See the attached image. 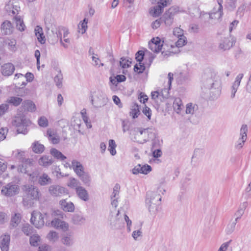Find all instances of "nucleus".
<instances>
[{"instance_id": "obj_4", "label": "nucleus", "mask_w": 251, "mask_h": 251, "mask_svg": "<svg viewBox=\"0 0 251 251\" xmlns=\"http://www.w3.org/2000/svg\"><path fill=\"white\" fill-rule=\"evenodd\" d=\"M180 11L179 8L177 6L170 7L162 17V22H164L166 26H170L174 22V16Z\"/></svg>"}, {"instance_id": "obj_59", "label": "nucleus", "mask_w": 251, "mask_h": 251, "mask_svg": "<svg viewBox=\"0 0 251 251\" xmlns=\"http://www.w3.org/2000/svg\"><path fill=\"white\" fill-rule=\"evenodd\" d=\"M92 59L93 65L98 67L103 66L104 65L103 63H100V60L99 58L97 57V54H94L92 57Z\"/></svg>"}, {"instance_id": "obj_3", "label": "nucleus", "mask_w": 251, "mask_h": 251, "mask_svg": "<svg viewBox=\"0 0 251 251\" xmlns=\"http://www.w3.org/2000/svg\"><path fill=\"white\" fill-rule=\"evenodd\" d=\"M130 135L134 141L140 144L146 143L155 137L153 129L151 128H135L131 131Z\"/></svg>"}, {"instance_id": "obj_49", "label": "nucleus", "mask_w": 251, "mask_h": 251, "mask_svg": "<svg viewBox=\"0 0 251 251\" xmlns=\"http://www.w3.org/2000/svg\"><path fill=\"white\" fill-rule=\"evenodd\" d=\"M116 146V144L114 140L110 139L109 140L108 149L112 155H115L117 153L115 149Z\"/></svg>"}, {"instance_id": "obj_15", "label": "nucleus", "mask_w": 251, "mask_h": 251, "mask_svg": "<svg viewBox=\"0 0 251 251\" xmlns=\"http://www.w3.org/2000/svg\"><path fill=\"white\" fill-rule=\"evenodd\" d=\"M170 3L171 0H164L162 2H160L159 3H157V5L154 6L153 9L150 10V14L155 17L159 16L162 12L163 8L170 4Z\"/></svg>"}, {"instance_id": "obj_14", "label": "nucleus", "mask_w": 251, "mask_h": 251, "mask_svg": "<svg viewBox=\"0 0 251 251\" xmlns=\"http://www.w3.org/2000/svg\"><path fill=\"white\" fill-rule=\"evenodd\" d=\"M51 226L57 229H61L64 232L68 231L69 224L64 221L58 218H54L50 222Z\"/></svg>"}, {"instance_id": "obj_24", "label": "nucleus", "mask_w": 251, "mask_h": 251, "mask_svg": "<svg viewBox=\"0 0 251 251\" xmlns=\"http://www.w3.org/2000/svg\"><path fill=\"white\" fill-rule=\"evenodd\" d=\"M15 70L14 66L10 63H6L1 66V72L4 76L11 75Z\"/></svg>"}, {"instance_id": "obj_57", "label": "nucleus", "mask_w": 251, "mask_h": 251, "mask_svg": "<svg viewBox=\"0 0 251 251\" xmlns=\"http://www.w3.org/2000/svg\"><path fill=\"white\" fill-rule=\"evenodd\" d=\"M145 70V66L144 64H142L141 62L139 63L138 64H136L134 66V70L135 72L138 74L142 73Z\"/></svg>"}, {"instance_id": "obj_22", "label": "nucleus", "mask_w": 251, "mask_h": 251, "mask_svg": "<svg viewBox=\"0 0 251 251\" xmlns=\"http://www.w3.org/2000/svg\"><path fill=\"white\" fill-rule=\"evenodd\" d=\"M71 167L77 176L80 175V174L85 171L83 165L76 159H73L72 160Z\"/></svg>"}, {"instance_id": "obj_25", "label": "nucleus", "mask_w": 251, "mask_h": 251, "mask_svg": "<svg viewBox=\"0 0 251 251\" xmlns=\"http://www.w3.org/2000/svg\"><path fill=\"white\" fill-rule=\"evenodd\" d=\"M51 156L48 155L42 156L38 160V164L43 167H48L53 163Z\"/></svg>"}, {"instance_id": "obj_23", "label": "nucleus", "mask_w": 251, "mask_h": 251, "mask_svg": "<svg viewBox=\"0 0 251 251\" xmlns=\"http://www.w3.org/2000/svg\"><path fill=\"white\" fill-rule=\"evenodd\" d=\"M77 197L81 200L87 201L89 199V196L87 190L83 187L80 186L77 187L75 191Z\"/></svg>"}, {"instance_id": "obj_43", "label": "nucleus", "mask_w": 251, "mask_h": 251, "mask_svg": "<svg viewBox=\"0 0 251 251\" xmlns=\"http://www.w3.org/2000/svg\"><path fill=\"white\" fill-rule=\"evenodd\" d=\"M22 99L18 97H10L6 100L7 102L12 105L17 106L22 102Z\"/></svg>"}, {"instance_id": "obj_32", "label": "nucleus", "mask_w": 251, "mask_h": 251, "mask_svg": "<svg viewBox=\"0 0 251 251\" xmlns=\"http://www.w3.org/2000/svg\"><path fill=\"white\" fill-rule=\"evenodd\" d=\"M199 109L198 105L192 102L188 103L186 105L185 113L193 115L195 114Z\"/></svg>"}, {"instance_id": "obj_46", "label": "nucleus", "mask_w": 251, "mask_h": 251, "mask_svg": "<svg viewBox=\"0 0 251 251\" xmlns=\"http://www.w3.org/2000/svg\"><path fill=\"white\" fill-rule=\"evenodd\" d=\"M131 64V59L128 57H122L120 61V65L123 68H127Z\"/></svg>"}, {"instance_id": "obj_31", "label": "nucleus", "mask_w": 251, "mask_h": 251, "mask_svg": "<svg viewBox=\"0 0 251 251\" xmlns=\"http://www.w3.org/2000/svg\"><path fill=\"white\" fill-rule=\"evenodd\" d=\"M39 184L45 186L52 183V179L46 173H43L38 179Z\"/></svg>"}, {"instance_id": "obj_42", "label": "nucleus", "mask_w": 251, "mask_h": 251, "mask_svg": "<svg viewBox=\"0 0 251 251\" xmlns=\"http://www.w3.org/2000/svg\"><path fill=\"white\" fill-rule=\"evenodd\" d=\"M14 20L15 21L17 29L20 31H24L25 28V25L21 17L19 16H15Z\"/></svg>"}, {"instance_id": "obj_9", "label": "nucleus", "mask_w": 251, "mask_h": 251, "mask_svg": "<svg viewBox=\"0 0 251 251\" xmlns=\"http://www.w3.org/2000/svg\"><path fill=\"white\" fill-rule=\"evenodd\" d=\"M4 9L9 15H14L18 14L20 10L18 1L17 0H10L8 1L5 3Z\"/></svg>"}, {"instance_id": "obj_39", "label": "nucleus", "mask_w": 251, "mask_h": 251, "mask_svg": "<svg viewBox=\"0 0 251 251\" xmlns=\"http://www.w3.org/2000/svg\"><path fill=\"white\" fill-rule=\"evenodd\" d=\"M86 219L82 215L78 214L74 215L72 218V223L75 225H81L85 223Z\"/></svg>"}, {"instance_id": "obj_6", "label": "nucleus", "mask_w": 251, "mask_h": 251, "mask_svg": "<svg viewBox=\"0 0 251 251\" xmlns=\"http://www.w3.org/2000/svg\"><path fill=\"white\" fill-rule=\"evenodd\" d=\"M48 219V214L47 213H41L39 212H33L31 214L30 219L31 222L37 228H41L45 224V219L47 221ZM48 224V221H46V225Z\"/></svg>"}, {"instance_id": "obj_53", "label": "nucleus", "mask_w": 251, "mask_h": 251, "mask_svg": "<svg viewBox=\"0 0 251 251\" xmlns=\"http://www.w3.org/2000/svg\"><path fill=\"white\" fill-rule=\"evenodd\" d=\"M22 231L26 235H29L33 232L32 227L29 224H26L23 225Z\"/></svg>"}, {"instance_id": "obj_40", "label": "nucleus", "mask_w": 251, "mask_h": 251, "mask_svg": "<svg viewBox=\"0 0 251 251\" xmlns=\"http://www.w3.org/2000/svg\"><path fill=\"white\" fill-rule=\"evenodd\" d=\"M23 106L25 110L30 112H34L36 110L35 104L31 100H27L22 103Z\"/></svg>"}, {"instance_id": "obj_61", "label": "nucleus", "mask_w": 251, "mask_h": 251, "mask_svg": "<svg viewBox=\"0 0 251 251\" xmlns=\"http://www.w3.org/2000/svg\"><path fill=\"white\" fill-rule=\"evenodd\" d=\"M25 152L19 150H17L13 152V155L18 159L23 161Z\"/></svg>"}, {"instance_id": "obj_35", "label": "nucleus", "mask_w": 251, "mask_h": 251, "mask_svg": "<svg viewBox=\"0 0 251 251\" xmlns=\"http://www.w3.org/2000/svg\"><path fill=\"white\" fill-rule=\"evenodd\" d=\"M77 176L80 178L84 184L87 186H90L91 178L90 176L87 172L84 171L83 173L80 174V175H77Z\"/></svg>"}, {"instance_id": "obj_64", "label": "nucleus", "mask_w": 251, "mask_h": 251, "mask_svg": "<svg viewBox=\"0 0 251 251\" xmlns=\"http://www.w3.org/2000/svg\"><path fill=\"white\" fill-rule=\"evenodd\" d=\"M73 126H74L75 129H78L79 131V128L81 126V121L79 118H75L74 120L72 122Z\"/></svg>"}, {"instance_id": "obj_16", "label": "nucleus", "mask_w": 251, "mask_h": 251, "mask_svg": "<svg viewBox=\"0 0 251 251\" xmlns=\"http://www.w3.org/2000/svg\"><path fill=\"white\" fill-rule=\"evenodd\" d=\"M248 127L246 125H243L240 129L241 137L239 139L235 145V148L237 150L241 149L244 145V143L247 139V132Z\"/></svg>"}, {"instance_id": "obj_7", "label": "nucleus", "mask_w": 251, "mask_h": 251, "mask_svg": "<svg viewBox=\"0 0 251 251\" xmlns=\"http://www.w3.org/2000/svg\"><path fill=\"white\" fill-rule=\"evenodd\" d=\"M20 188L18 185L13 183H9L3 186L1 190V194L7 197H11L18 194Z\"/></svg>"}, {"instance_id": "obj_36", "label": "nucleus", "mask_w": 251, "mask_h": 251, "mask_svg": "<svg viewBox=\"0 0 251 251\" xmlns=\"http://www.w3.org/2000/svg\"><path fill=\"white\" fill-rule=\"evenodd\" d=\"M233 46L232 42L228 38H224L219 44V49L223 50H229Z\"/></svg>"}, {"instance_id": "obj_28", "label": "nucleus", "mask_w": 251, "mask_h": 251, "mask_svg": "<svg viewBox=\"0 0 251 251\" xmlns=\"http://www.w3.org/2000/svg\"><path fill=\"white\" fill-rule=\"evenodd\" d=\"M4 43L8 47V50L12 52H15L17 50V41L14 38H7Z\"/></svg>"}, {"instance_id": "obj_54", "label": "nucleus", "mask_w": 251, "mask_h": 251, "mask_svg": "<svg viewBox=\"0 0 251 251\" xmlns=\"http://www.w3.org/2000/svg\"><path fill=\"white\" fill-rule=\"evenodd\" d=\"M178 40L175 43V46L177 48L182 47L187 43V39L185 36L178 37Z\"/></svg>"}, {"instance_id": "obj_20", "label": "nucleus", "mask_w": 251, "mask_h": 251, "mask_svg": "<svg viewBox=\"0 0 251 251\" xmlns=\"http://www.w3.org/2000/svg\"><path fill=\"white\" fill-rule=\"evenodd\" d=\"M60 208L65 212H73L75 211V207L74 203L71 201H68L66 200L63 199L59 201Z\"/></svg>"}, {"instance_id": "obj_13", "label": "nucleus", "mask_w": 251, "mask_h": 251, "mask_svg": "<svg viewBox=\"0 0 251 251\" xmlns=\"http://www.w3.org/2000/svg\"><path fill=\"white\" fill-rule=\"evenodd\" d=\"M164 41H162L159 37L153 38L149 42V48L154 52H159L163 48Z\"/></svg>"}, {"instance_id": "obj_60", "label": "nucleus", "mask_w": 251, "mask_h": 251, "mask_svg": "<svg viewBox=\"0 0 251 251\" xmlns=\"http://www.w3.org/2000/svg\"><path fill=\"white\" fill-rule=\"evenodd\" d=\"M173 34L177 38L184 36V31L180 27L175 28L173 30Z\"/></svg>"}, {"instance_id": "obj_45", "label": "nucleus", "mask_w": 251, "mask_h": 251, "mask_svg": "<svg viewBox=\"0 0 251 251\" xmlns=\"http://www.w3.org/2000/svg\"><path fill=\"white\" fill-rule=\"evenodd\" d=\"M41 242V238L38 234H33L30 238V244L31 246L37 247Z\"/></svg>"}, {"instance_id": "obj_29", "label": "nucleus", "mask_w": 251, "mask_h": 251, "mask_svg": "<svg viewBox=\"0 0 251 251\" xmlns=\"http://www.w3.org/2000/svg\"><path fill=\"white\" fill-rule=\"evenodd\" d=\"M218 8L217 11H214L210 14V17L212 19H220L223 15V0H217Z\"/></svg>"}, {"instance_id": "obj_8", "label": "nucleus", "mask_w": 251, "mask_h": 251, "mask_svg": "<svg viewBox=\"0 0 251 251\" xmlns=\"http://www.w3.org/2000/svg\"><path fill=\"white\" fill-rule=\"evenodd\" d=\"M14 125L17 126V131L19 133L26 134L28 132L27 127L31 125V122L25 118L17 119Z\"/></svg>"}, {"instance_id": "obj_26", "label": "nucleus", "mask_w": 251, "mask_h": 251, "mask_svg": "<svg viewBox=\"0 0 251 251\" xmlns=\"http://www.w3.org/2000/svg\"><path fill=\"white\" fill-rule=\"evenodd\" d=\"M49 140L53 144H57L60 141V137L56 132L51 129H48L47 132Z\"/></svg>"}, {"instance_id": "obj_47", "label": "nucleus", "mask_w": 251, "mask_h": 251, "mask_svg": "<svg viewBox=\"0 0 251 251\" xmlns=\"http://www.w3.org/2000/svg\"><path fill=\"white\" fill-rule=\"evenodd\" d=\"M88 20L85 18L78 25V32L81 34L84 33L87 29Z\"/></svg>"}, {"instance_id": "obj_44", "label": "nucleus", "mask_w": 251, "mask_h": 251, "mask_svg": "<svg viewBox=\"0 0 251 251\" xmlns=\"http://www.w3.org/2000/svg\"><path fill=\"white\" fill-rule=\"evenodd\" d=\"M67 186L71 188H75V190L77 187L80 186L79 181L74 177H70L69 178Z\"/></svg>"}, {"instance_id": "obj_51", "label": "nucleus", "mask_w": 251, "mask_h": 251, "mask_svg": "<svg viewBox=\"0 0 251 251\" xmlns=\"http://www.w3.org/2000/svg\"><path fill=\"white\" fill-rule=\"evenodd\" d=\"M62 79L63 75L61 73L60 71L55 75L54 78V82L56 83V85L58 87H61L62 85Z\"/></svg>"}, {"instance_id": "obj_18", "label": "nucleus", "mask_w": 251, "mask_h": 251, "mask_svg": "<svg viewBox=\"0 0 251 251\" xmlns=\"http://www.w3.org/2000/svg\"><path fill=\"white\" fill-rule=\"evenodd\" d=\"M151 171V167L148 164H138L135 166L132 170V173L134 175H137L138 174H142L147 175Z\"/></svg>"}, {"instance_id": "obj_50", "label": "nucleus", "mask_w": 251, "mask_h": 251, "mask_svg": "<svg viewBox=\"0 0 251 251\" xmlns=\"http://www.w3.org/2000/svg\"><path fill=\"white\" fill-rule=\"evenodd\" d=\"M33 200L34 199H32L31 198H29L28 196L25 195L23 198V205L27 208L31 207L33 204Z\"/></svg>"}, {"instance_id": "obj_58", "label": "nucleus", "mask_w": 251, "mask_h": 251, "mask_svg": "<svg viewBox=\"0 0 251 251\" xmlns=\"http://www.w3.org/2000/svg\"><path fill=\"white\" fill-rule=\"evenodd\" d=\"M39 125L43 127H46L48 126V120L45 116L41 117L38 121Z\"/></svg>"}, {"instance_id": "obj_2", "label": "nucleus", "mask_w": 251, "mask_h": 251, "mask_svg": "<svg viewBox=\"0 0 251 251\" xmlns=\"http://www.w3.org/2000/svg\"><path fill=\"white\" fill-rule=\"evenodd\" d=\"M165 192V189L160 186L156 190L147 192L145 202L151 215H155L158 212L161 200V195H164Z\"/></svg>"}, {"instance_id": "obj_27", "label": "nucleus", "mask_w": 251, "mask_h": 251, "mask_svg": "<svg viewBox=\"0 0 251 251\" xmlns=\"http://www.w3.org/2000/svg\"><path fill=\"white\" fill-rule=\"evenodd\" d=\"M243 74H239L236 77L235 80L232 84V91H231V97L232 98H234L235 93L237 92V90L240 86V82L241 79L243 77Z\"/></svg>"}, {"instance_id": "obj_19", "label": "nucleus", "mask_w": 251, "mask_h": 251, "mask_svg": "<svg viewBox=\"0 0 251 251\" xmlns=\"http://www.w3.org/2000/svg\"><path fill=\"white\" fill-rule=\"evenodd\" d=\"M120 212L118 210L117 212H111V216L109 219L110 225L112 228L116 229L121 227V221L122 220L119 217Z\"/></svg>"}, {"instance_id": "obj_48", "label": "nucleus", "mask_w": 251, "mask_h": 251, "mask_svg": "<svg viewBox=\"0 0 251 251\" xmlns=\"http://www.w3.org/2000/svg\"><path fill=\"white\" fill-rule=\"evenodd\" d=\"M82 118L86 124V126L88 128H90L92 127V125L90 122L89 121V117L87 115L86 109L83 108L80 112Z\"/></svg>"}, {"instance_id": "obj_10", "label": "nucleus", "mask_w": 251, "mask_h": 251, "mask_svg": "<svg viewBox=\"0 0 251 251\" xmlns=\"http://www.w3.org/2000/svg\"><path fill=\"white\" fill-rule=\"evenodd\" d=\"M49 194L54 197H61L68 194V190L58 185H51L49 187Z\"/></svg>"}, {"instance_id": "obj_21", "label": "nucleus", "mask_w": 251, "mask_h": 251, "mask_svg": "<svg viewBox=\"0 0 251 251\" xmlns=\"http://www.w3.org/2000/svg\"><path fill=\"white\" fill-rule=\"evenodd\" d=\"M10 236L8 234L2 235L0 237V248L1 251H8Z\"/></svg>"}, {"instance_id": "obj_11", "label": "nucleus", "mask_w": 251, "mask_h": 251, "mask_svg": "<svg viewBox=\"0 0 251 251\" xmlns=\"http://www.w3.org/2000/svg\"><path fill=\"white\" fill-rule=\"evenodd\" d=\"M61 243L66 247H70L75 243L74 234L72 231L64 232L61 235Z\"/></svg>"}, {"instance_id": "obj_63", "label": "nucleus", "mask_w": 251, "mask_h": 251, "mask_svg": "<svg viewBox=\"0 0 251 251\" xmlns=\"http://www.w3.org/2000/svg\"><path fill=\"white\" fill-rule=\"evenodd\" d=\"M7 132L8 129L6 127L0 128V141L3 140L6 138Z\"/></svg>"}, {"instance_id": "obj_12", "label": "nucleus", "mask_w": 251, "mask_h": 251, "mask_svg": "<svg viewBox=\"0 0 251 251\" xmlns=\"http://www.w3.org/2000/svg\"><path fill=\"white\" fill-rule=\"evenodd\" d=\"M164 41H162L159 37L153 38L149 42V48L154 52H159L163 48Z\"/></svg>"}, {"instance_id": "obj_62", "label": "nucleus", "mask_w": 251, "mask_h": 251, "mask_svg": "<svg viewBox=\"0 0 251 251\" xmlns=\"http://www.w3.org/2000/svg\"><path fill=\"white\" fill-rule=\"evenodd\" d=\"M9 105L6 103H3L0 105V117L3 115L8 110Z\"/></svg>"}, {"instance_id": "obj_38", "label": "nucleus", "mask_w": 251, "mask_h": 251, "mask_svg": "<svg viewBox=\"0 0 251 251\" xmlns=\"http://www.w3.org/2000/svg\"><path fill=\"white\" fill-rule=\"evenodd\" d=\"M50 153L55 158L60 161H64L66 159V156L63 155L60 151L55 148H52L50 151Z\"/></svg>"}, {"instance_id": "obj_52", "label": "nucleus", "mask_w": 251, "mask_h": 251, "mask_svg": "<svg viewBox=\"0 0 251 251\" xmlns=\"http://www.w3.org/2000/svg\"><path fill=\"white\" fill-rule=\"evenodd\" d=\"M139 114L140 110L139 109V106L137 104H134L132 106L131 111L130 112V114L133 118L135 119L138 117Z\"/></svg>"}, {"instance_id": "obj_17", "label": "nucleus", "mask_w": 251, "mask_h": 251, "mask_svg": "<svg viewBox=\"0 0 251 251\" xmlns=\"http://www.w3.org/2000/svg\"><path fill=\"white\" fill-rule=\"evenodd\" d=\"M25 191L26 196L34 200L39 199V190L36 187L28 185L25 186Z\"/></svg>"}, {"instance_id": "obj_41", "label": "nucleus", "mask_w": 251, "mask_h": 251, "mask_svg": "<svg viewBox=\"0 0 251 251\" xmlns=\"http://www.w3.org/2000/svg\"><path fill=\"white\" fill-rule=\"evenodd\" d=\"M35 33L38 41L40 42L41 44L45 43V37L43 35L42 28L39 26H36L35 28Z\"/></svg>"}, {"instance_id": "obj_56", "label": "nucleus", "mask_w": 251, "mask_h": 251, "mask_svg": "<svg viewBox=\"0 0 251 251\" xmlns=\"http://www.w3.org/2000/svg\"><path fill=\"white\" fill-rule=\"evenodd\" d=\"M62 31L63 33V40L65 42L69 43H70V39L69 38H67V36L69 34V31L68 30L64 28H63L60 31H59L58 35H57V36L59 38V36H61L62 34Z\"/></svg>"}, {"instance_id": "obj_34", "label": "nucleus", "mask_w": 251, "mask_h": 251, "mask_svg": "<svg viewBox=\"0 0 251 251\" xmlns=\"http://www.w3.org/2000/svg\"><path fill=\"white\" fill-rule=\"evenodd\" d=\"M32 150L35 153H42L45 150V147L39 141H35L31 145Z\"/></svg>"}, {"instance_id": "obj_30", "label": "nucleus", "mask_w": 251, "mask_h": 251, "mask_svg": "<svg viewBox=\"0 0 251 251\" xmlns=\"http://www.w3.org/2000/svg\"><path fill=\"white\" fill-rule=\"evenodd\" d=\"M1 28L2 32L5 35H9L13 32V28L9 21H4L1 25Z\"/></svg>"}, {"instance_id": "obj_55", "label": "nucleus", "mask_w": 251, "mask_h": 251, "mask_svg": "<svg viewBox=\"0 0 251 251\" xmlns=\"http://www.w3.org/2000/svg\"><path fill=\"white\" fill-rule=\"evenodd\" d=\"M188 78V74L185 73H180L177 76L176 79L179 83H182Z\"/></svg>"}, {"instance_id": "obj_5", "label": "nucleus", "mask_w": 251, "mask_h": 251, "mask_svg": "<svg viewBox=\"0 0 251 251\" xmlns=\"http://www.w3.org/2000/svg\"><path fill=\"white\" fill-rule=\"evenodd\" d=\"M108 98L106 95L102 92H96L91 97V103L96 108H100L108 102Z\"/></svg>"}, {"instance_id": "obj_37", "label": "nucleus", "mask_w": 251, "mask_h": 251, "mask_svg": "<svg viewBox=\"0 0 251 251\" xmlns=\"http://www.w3.org/2000/svg\"><path fill=\"white\" fill-rule=\"evenodd\" d=\"M46 238L50 242L54 243L58 241L59 234L55 231L50 230L47 235Z\"/></svg>"}, {"instance_id": "obj_1", "label": "nucleus", "mask_w": 251, "mask_h": 251, "mask_svg": "<svg viewBox=\"0 0 251 251\" xmlns=\"http://www.w3.org/2000/svg\"><path fill=\"white\" fill-rule=\"evenodd\" d=\"M204 87L209 89L215 96H219L221 90V80L218 73L212 70H206L203 75Z\"/></svg>"}, {"instance_id": "obj_33", "label": "nucleus", "mask_w": 251, "mask_h": 251, "mask_svg": "<svg viewBox=\"0 0 251 251\" xmlns=\"http://www.w3.org/2000/svg\"><path fill=\"white\" fill-rule=\"evenodd\" d=\"M173 106L174 111L177 114H180L183 108L181 100L179 98H176L174 101Z\"/></svg>"}]
</instances>
